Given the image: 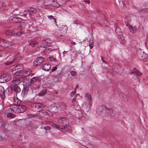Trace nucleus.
<instances>
[{"instance_id": "f03ea898", "label": "nucleus", "mask_w": 148, "mask_h": 148, "mask_svg": "<svg viewBox=\"0 0 148 148\" xmlns=\"http://www.w3.org/2000/svg\"><path fill=\"white\" fill-rule=\"evenodd\" d=\"M66 118L62 117L60 118L58 121V123L61 125V127H60L59 125L56 124H53L52 126L53 127L63 132L67 131L69 129V127L66 124Z\"/></svg>"}, {"instance_id": "c756f323", "label": "nucleus", "mask_w": 148, "mask_h": 148, "mask_svg": "<svg viewBox=\"0 0 148 148\" xmlns=\"http://www.w3.org/2000/svg\"><path fill=\"white\" fill-rule=\"evenodd\" d=\"M30 45L32 47H34L36 46L37 45L38 43L37 42L34 41H32L29 43Z\"/></svg>"}, {"instance_id": "423d86ee", "label": "nucleus", "mask_w": 148, "mask_h": 148, "mask_svg": "<svg viewBox=\"0 0 148 148\" xmlns=\"http://www.w3.org/2000/svg\"><path fill=\"white\" fill-rule=\"evenodd\" d=\"M30 106L32 108L35 110H38L39 108L41 109L42 110H43L42 109L45 108L46 105L41 103H32L31 105Z\"/></svg>"}, {"instance_id": "79ce46f5", "label": "nucleus", "mask_w": 148, "mask_h": 148, "mask_svg": "<svg viewBox=\"0 0 148 148\" xmlns=\"http://www.w3.org/2000/svg\"><path fill=\"white\" fill-rule=\"evenodd\" d=\"M44 129L45 130L48 131L49 130L50 128L49 126H46L44 127Z\"/></svg>"}, {"instance_id": "8fccbe9b", "label": "nucleus", "mask_w": 148, "mask_h": 148, "mask_svg": "<svg viewBox=\"0 0 148 148\" xmlns=\"http://www.w3.org/2000/svg\"><path fill=\"white\" fill-rule=\"evenodd\" d=\"M66 51H64L63 52V56H65V53H66Z\"/></svg>"}, {"instance_id": "72a5a7b5", "label": "nucleus", "mask_w": 148, "mask_h": 148, "mask_svg": "<svg viewBox=\"0 0 148 148\" xmlns=\"http://www.w3.org/2000/svg\"><path fill=\"white\" fill-rule=\"evenodd\" d=\"M48 18L49 19H53L54 21V22L55 23H56V19L54 18L53 16L52 15L48 16Z\"/></svg>"}, {"instance_id": "bf43d9fd", "label": "nucleus", "mask_w": 148, "mask_h": 148, "mask_svg": "<svg viewBox=\"0 0 148 148\" xmlns=\"http://www.w3.org/2000/svg\"><path fill=\"white\" fill-rule=\"evenodd\" d=\"M89 43H92V45H93V42H91L90 40V42H89Z\"/></svg>"}, {"instance_id": "a878e982", "label": "nucleus", "mask_w": 148, "mask_h": 148, "mask_svg": "<svg viewBox=\"0 0 148 148\" xmlns=\"http://www.w3.org/2000/svg\"><path fill=\"white\" fill-rule=\"evenodd\" d=\"M47 91V90L46 89H44L39 93L38 95L39 96H42L43 95L46 94Z\"/></svg>"}, {"instance_id": "603ef678", "label": "nucleus", "mask_w": 148, "mask_h": 148, "mask_svg": "<svg viewBox=\"0 0 148 148\" xmlns=\"http://www.w3.org/2000/svg\"><path fill=\"white\" fill-rule=\"evenodd\" d=\"M101 57L102 58V61L103 62H106L104 60H103V57Z\"/></svg>"}, {"instance_id": "6e6d98bb", "label": "nucleus", "mask_w": 148, "mask_h": 148, "mask_svg": "<svg viewBox=\"0 0 148 148\" xmlns=\"http://www.w3.org/2000/svg\"><path fill=\"white\" fill-rule=\"evenodd\" d=\"M72 44L73 45H75L76 43H75V42H73L72 43Z\"/></svg>"}, {"instance_id": "bb28decb", "label": "nucleus", "mask_w": 148, "mask_h": 148, "mask_svg": "<svg viewBox=\"0 0 148 148\" xmlns=\"http://www.w3.org/2000/svg\"><path fill=\"white\" fill-rule=\"evenodd\" d=\"M6 34L7 35H14L15 33L14 31L11 30H8L6 32Z\"/></svg>"}, {"instance_id": "ea45409f", "label": "nucleus", "mask_w": 148, "mask_h": 148, "mask_svg": "<svg viewBox=\"0 0 148 148\" xmlns=\"http://www.w3.org/2000/svg\"><path fill=\"white\" fill-rule=\"evenodd\" d=\"M50 60L51 61H55V60L56 59V58H54L51 56L49 58Z\"/></svg>"}, {"instance_id": "b1692460", "label": "nucleus", "mask_w": 148, "mask_h": 148, "mask_svg": "<svg viewBox=\"0 0 148 148\" xmlns=\"http://www.w3.org/2000/svg\"><path fill=\"white\" fill-rule=\"evenodd\" d=\"M78 111L76 112V117L79 119H80L82 118V112L81 111L79 110H77Z\"/></svg>"}, {"instance_id": "09e8293b", "label": "nucleus", "mask_w": 148, "mask_h": 148, "mask_svg": "<svg viewBox=\"0 0 148 148\" xmlns=\"http://www.w3.org/2000/svg\"><path fill=\"white\" fill-rule=\"evenodd\" d=\"M86 111L87 112L88 111V110H89V108H86Z\"/></svg>"}, {"instance_id": "c85d7f7f", "label": "nucleus", "mask_w": 148, "mask_h": 148, "mask_svg": "<svg viewBox=\"0 0 148 148\" xmlns=\"http://www.w3.org/2000/svg\"><path fill=\"white\" fill-rule=\"evenodd\" d=\"M52 5L53 7L55 8H58L60 6V5L57 2L55 1H53L52 3Z\"/></svg>"}, {"instance_id": "f257e3e1", "label": "nucleus", "mask_w": 148, "mask_h": 148, "mask_svg": "<svg viewBox=\"0 0 148 148\" xmlns=\"http://www.w3.org/2000/svg\"><path fill=\"white\" fill-rule=\"evenodd\" d=\"M50 110H40L37 112V116L41 117L48 118L52 116V112H56L58 111L57 104L53 103L49 107Z\"/></svg>"}, {"instance_id": "9b49d317", "label": "nucleus", "mask_w": 148, "mask_h": 148, "mask_svg": "<svg viewBox=\"0 0 148 148\" xmlns=\"http://www.w3.org/2000/svg\"><path fill=\"white\" fill-rule=\"evenodd\" d=\"M44 60V58L42 57H39L37 58L34 61L33 65L34 66H37L40 65L41 63L43 62Z\"/></svg>"}, {"instance_id": "4c0bfd02", "label": "nucleus", "mask_w": 148, "mask_h": 148, "mask_svg": "<svg viewBox=\"0 0 148 148\" xmlns=\"http://www.w3.org/2000/svg\"><path fill=\"white\" fill-rule=\"evenodd\" d=\"M12 63V61L4 63L3 64L5 65H10Z\"/></svg>"}, {"instance_id": "a18cd8bd", "label": "nucleus", "mask_w": 148, "mask_h": 148, "mask_svg": "<svg viewBox=\"0 0 148 148\" xmlns=\"http://www.w3.org/2000/svg\"><path fill=\"white\" fill-rule=\"evenodd\" d=\"M89 46H90V49H92V48L93 47V46L92 45V43H89Z\"/></svg>"}, {"instance_id": "39448f33", "label": "nucleus", "mask_w": 148, "mask_h": 148, "mask_svg": "<svg viewBox=\"0 0 148 148\" xmlns=\"http://www.w3.org/2000/svg\"><path fill=\"white\" fill-rule=\"evenodd\" d=\"M79 96V97L77 98V99H79L81 98L79 94H76L74 97L72 101V105L74 108L76 110H78L80 109V106L78 104V103L76 100V97Z\"/></svg>"}, {"instance_id": "f8f14e48", "label": "nucleus", "mask_w": 148, "mask_h": 148, "mask_svg": "<svg viewBox=\"0 0 148 148\" xmlns=\"http://www.w3.org/2000/svg\"><path fill=\"white\" fill-rule=\"evenodd\" d=\"M0 45L5 47L12 48L11 43L6 40L0 39Z\"/></svg>"}, {"instance_id": "e433bc0d", "label": "nucleus", "mask_w": 148, "mask_h": 148, "mask_svg": "<svg viewBox=\"0 0 148 148\" xmlns=\"http://www.w3.org/2000/svg\"><path fill=\"white\" fill-rule=\"evenodd\" d=\"M22 32V31L18 32L16 33V34H15V35L16 36H19L21 35Z\"/></svg>"}, {"instance_id": "4be33fe9", "label": "nucleus", "mask_w": 148, "mask_h": 148, "mask_svg": "<svg viewBox=\"0 0 148 148\" xmlns=\"http://www.w3.org/2000/svg\"><path fill=\"white\" fill-rule=\"evenodd\" d=\"M67 30V27L65 25H62L61 27V30L62 33H65L66 32Z\"/></svg>"}, {"instance_id": "f3484780", "label": "nucleus", "mask_w": 148, "mask_h": 148, "mask_svg": "<svg viewBox=\"0 0 148 148\" xmlns=\"http://www.w3.org/2000/svg\"><path fill=\"white\" fill-rule=\"evenodd\" d=\"M85 99L89 102L90 105H92V99L91 95L86 93L85 95Z\"/></svg>"}, {"instance_id": "680f3d73", "label": "nucleus", "mask_w": 148, "mask_h": 148, "mask_svg": "<svg viewBox=\"0 0 148 148\" xmlns=\"http://www.w3.org/2000/svg\"><path fill=\"white\" fill-rule=\"evenodd\" d=\"M20 27H21L20 28H21V29H22V28L23 27H22V26H21V25H20Z\"/></svg>"}, {"instance_id": "1a4fd4ad", "label": "nucleus", "mask_w": 148, "mask_h": 148, "mask_svg": "<svg viewBox=\"0 0 148 148\" xmlns=\"http://www.w3.org/2000/svg\"><path fill=\"white\" fill-rule=\"evenodd\" d=\"M51 45V44L50 42H45L40 44L38 47L39 50L41 52L44 51L46 48Z\"/></svg>"}, {"instance_id": "864d4df0", "label": "nucleus", "mask_w": 148, "mask_h": 148, "mask_svg": "<svg viewBox=\"0 0 148 148\" xmlns=\"http://www.w3.org/2000/svg\"><path fill=\"white\" fill-rule=\"evenodd\" d=\"M3 137H1V136H0V140H3Z\"/></svg>"}, {"instance_id": "7c9ffc66", "label": "nucleus", "mask_w": 148, "mask_h": 148, "mask_svg": "<svg viewBox=\"0 0 148 148\" xmlns=\"http://www.w3.org/2000/svg\"><path fill=\"white\" fill-rule=\"evenodd\" d=\"M38 79V77H33L30 80V82L32 84H34L36 82Z\"/></svg>"}, {"instance_id": "13d9d810", "label": "nucleus", "mask_w": 148, "mask_h": 148, "mask_svg": "<svg viewBox=\"0 0 148 148\" xmlns=\"http://www.w3.org/2000/svg\"><path fill=\"white\" fill-rule=\"evenodd\" d=\"M63 3L64 4H65L66 3V2L65 1L63 0Z\"/></svg>"}, {"instance_id": "9d476101", "label": "nucleus", "mask_w": 148, "mask_h": 148, "mask_svg": "<svg viewBox=\"0 0 148 148\" xmlns=\"http://www.w3.org/2000/svg\"><path fill=\"white\" fill-rule=\"evenodd\" d=\"M36 11V9L34 8L28 7L26 8L24 11L23 15L26 16L27 14H28L29 15H32Z\"/></svg>"}, {"instance_id": "052dcab7", "label": "nucleus", "mask_w": 148, "mask_h": 148, "mask_svg": "<svg viewBox=\"0 0 148 148\" xmlns=\"http://www.w3.org/2000/svg\"><path fill=\"white\" fill-rule=\"evenodd\" d=\"M79 96H78L77 97H76V99H77V98H79Z\"/></svg>"}, {"instance_id": "3c124183", "label": "nucleus", "mask_w": 148, "mask_h": 148, "mask_svg": "<svg viewBox=\"0 0 148 148\" xmlns=\"http://www.w3.org/2000/svg\"><path fill=\"white\" fill-rule=\"evenodd\" d=\"M21 54L19 53H18L17 54V57H21Z\"/></svg>"}, {"instance_id": "5701e85b", "label": "nucleus", "mask_w": 148, "mask_h": 148, "mask_svg": "<svg viewBox=\"0 0 148 148\" xmlns=\"http://www.w3.org/2000/svg\"><path fill=\"white\" fill-rule=\"evenodd\" d=\"M132 74H135L138 76H140L142 75V73L134 68V71L132 72Z\"/></svg>"}, {"instance_id": "0eeeda50", "label": "nucleus", "mask_w": 148, "mask_h": 148, "mask_svg": "<svg viewBox=\"0 0 148 148\" xmlns=\"http://www.w3.org/2000/svg\"><path fill=\"white\" fill-rule=\"evenodd\" d=\"M23 80V78L20 75L15 76V73L14 75V78L12 81V85H18L19 83L22 82Z\"/></svg>"}, {"instance_id": "58836bf2", "label": "nucleus", "mask_w": 148, "mask_h": 148, "mask_svg": "<svg viewBox=\"0 0 148 148\" xmlns=\"http://www.w3.org/2000/svg\"><path fill=\"white\" fill-rule=\"evenodd\" d=\"M76 93V90H74V91L72 92L71 94V96L73 97Z\"/></svg>"}, {"instance_id": "4468645a", "label": "nucleus", "mask_w": 148, "mask_h": 148, "mask_svg": "<svg viewBox=\"0 0 148 148\" xmlns=\"http://www.w3.org/2000/svg\"><path fill=\"white\" fill-rule=\"evenodd\" d=\"M126 25L128 27L130 32L132 33H135L137 30V28L136 26L133 27L127 23H125Z\"/></svg>"}, {"instance_id": "412c9836", "label": "nucleus", "mask_w": 148, "mask_h": 148, "mask_svg": "<svg viewBox=\"0 0 148 148\" xmlns=\"http://www.w3.org/2000/svg\"><path fill=\"white\" fill-rule=\"evenodd\" d=\"M10 19L14 23H17L21 21V19L16 16H14L13 18L11 17Z\"/></svg>"}, {"instance_id": "6ab92c4d", "label": "nucleus", "mask_w": 148, "mask_h": 148, "mask_svg": "<svg viewBox=\"0 0 148 148\" xmlns=\"http://www.w3.org/2000/svg\"><path fill=\"white\" fill-rule=\"evenodd\" d=\"M51 66L50 64H45L43 66V69L46 71H48L51 68Z\"/></svg>"}, {"instance_id": "473e14b6", "label": "nucleus", "mask_w": 148, "mask_h": 148, "mask_svg": "<svg viewBox=\"0 0 148 148\" xmlns=\"http://www.w3.org/2000/svg\"><path fill=\"white\" fill-rule=\"evenodd\" d=\"M101 109L103 110V111H106L107 110H108V108H107L105 106H102L101 108H100L97 111V113L98 112H99L98 110H100Z\"/></svg>"}, {"instance_id": "c03bdc74", "label": "nucleus", "mask_w": 148, "mask_h": 148, "mask_svg": "<svg viewBox=\"0 0 148 148\" xmlns=\"http://www.w3.org/2000/svg\"><path fill=\"white\" fill-rule=\"evenodd\" d=\"M83 1L88 4H89L90 3V1L89 0H83Z\"/></svg>"}, {"instance_id": "2eb2a0df", "label": "nucleus", "mask_w": 148, "mask_h": 148, "mask_svg": "<svg viewBox=\"0 0 148 148\" xmlns=\"http://www.w3.org/2000/svg\"><path fill=\"white\" fill-rule=\"evenodd\" d=\"M57 104L58 110L62 111L65 110L66 108V105L64 103L60 102Z\"/></svg>"}, {"instance_id": "a211bd4d", "label": "nucleus", "mask_w": 148, "mask_h": 148, "mask_svg": "<svg viewBox=\"0 0 148 148\" xmlns=\"http://www.w3.org/2000/svg\"><path fill=\"white\" fill-rule=\"evenodd\" d=\"M19 113H21L24 112L26 110L25 106L22 104L19 105Z\"/></svg>"}, {"instance_id": "20e7f679", "label": "nucleus", "mask_w": 148, "mask_h": 148, "mask_svg": "<svg viewBox=\"0 0 148 148\" xmlns=\"http://www.w3.org/2000/svg\"><path fill=\"white\" fill-rule=\"evenodd\" d=\"M11 79V76L9 73H4L0 76V83H3L9 81Z\"/></svg>"}, {"instance_id": "f704fd0d", "label": "nucleus", "mask_w": 148, "mask_h": 148, "mask_svg": "<svg viewBox=\"0 0 148 148\" xmlns=\"http://www.w3.org/2000/svg\"><path fill=\"white\" fill-rule=\"evenodd\" d=\"M115 31L117 34H121V30L120 28L118 27H116L115 29Z\"/></svg>"}, {"instance_id": "5fc2aeb1", "label": "nucleus", "mask_w": 148, "mask_h": 148, "mask_svg": "<svg viewBox=\"0 0 148 148\" xmlns=\"http://www.w3.org/2000/svg\"><path fill=\"white\" fill-rule=\"evenodd\" d=\"M9 110V109H8L7 110H6L5 111V112H8V111Z\"/></svg>"}, {"instance_id": "ddd939ff", "label": "nucleus", "mask_w": 148, "mask_h": 148, "mask_svg": "<svg viewBox=\"0 0 148 148\" xmlns=\"http://www.w3.org/2000/svg\"><path fill=\"white\" fill-rule=\"evenodd\" d=\"M10 109L15 113H19V105L16 104H11L10 106Z\"/></svg>"}, {"instance_id": "c9c22d12", "label": "nucleus", "mask_w": 148, "mask_h": 148, "mask_svg": "<svg viewBox=\"0 0 148 148\" xmlns=\"http://www.w3.org/2000/svg\"><path fill=\"white\" fill-rule=\"evenodd\" d=\"M71 75L74 77H76L77 75V73L75 71H71Z\"/></svg>"}, {"instance_id": "69168bd1", "label": "nucleus", "mask_w": 148, "mask_h": 148, "mask_svg": "<svg viewBox=\"0 0 148 148\" xmlns=\"http://www.w3.org/2000/svg\"><path fill=\"white\" fill-rule=\"evenodd\" d=\"M32 75H33V74H32L31 76H32Z\"/></svg>"}, {"instance_id": "dca6fc26", "label": "nucleus", "mask_w": 148, "mask_h": 148, "mask_svg": "<svg viewBox=\"0 0 148 148\" xmlns=\"http://www.w3.org/2000/svg\"><path fill=\"white\" fill-rule=\"evenodd\" d=\"M0 96L2 100L4 99L5 98V89L1 86H0Z\"/></svg>"}, {"instance_id": "49530a36", "label": "nucleus", "mask_w": 148, "mask_h": 148, "mask_svg": "<svg viewBox=\"0 0 148 148\" xmlns=\"http://www.w3.org/2000/svg\"><path fill=\"white\" fill-rule=\"evenodd\" d=\"M78 86H79V85L78 84H77L75 87V88L74 89V90H76L77 88L78 87Z\"/></svg>"}, {"instance_id": "e2e57ef3", "label": "nucleus", "mask_w": 148, "mask_h": 148, "mask_svg": "<svg viewBox=\"0 0 148 148\" xmlns=\"http://www.w3.org/2000/svg\"><path fill=\"white\" fill-rule=\"evenodd\" d=\"M69 7L70 8H71V6H69Z\"/></svg>"}, {"instance_id": "0e129e2a", "label": "nucleus", "mask_w": 148, "mask_h": 148, "mask_svg": "<svg viewBox=\"0 0 148 148\" xmlns=\"http://www.w3.org/2000/svg\"><path fill=\"white\" fill-rule=\"evenodd\" d=\"M66 1H69V0H66Z\"/></svg>"}, {"instance_id": "2f4dec72", "label": "nucleus", "mask_w": 148, "mask_h": 148, "mask_svg": "<svg viewBox=\"0 0 148 148\" xmlns=\"http://www.w3.org/2000/svg\"><path fill=\"white\" fill-rule=\"evenodd\" d=\"M61 80L60 77H55L53 79V81L55 82H60Z\"/></svg>"}, {"instance_id": "6e6552de", "label": "nucleus", "mask_w": 148, "mask_h": 148, "mask_svg": "<svg viewBox=\"0 0 148 148\" xmlns=\"http://www.w3.org/2000/svg\"><path fill=\"white\" fill-rule=\"evenodd\" d=\"M137 56L140 59L146 61L147 58V55L144 52H143L140 49L138 50L137 51Z\"/></svg>"}, {"instance_id": "37998d69", "label": "nucleus", "mask_w": 148, "mask_h": 148, "mask_svg": "<svg viewBox=\"0 0 148 148\" xmlns=\"http://www.w3.org/2000/svg\"><path fill=\"white\" fill-rule=\"evenodd\" d=\"M74 24H78L80 23L79 21L77 20H76L74 22Z\"/></svg>"}, {"instance_id": "cd10ccee", "label": "nucleus", "mask_w": 148, "mask_h": 148, "mask_svg": "<svg viewBox=\"0 0 148 148\" xmlns=\"http://www.w3.org/2000/svg\"><path fill=\"white\" fill-rule=\"evenodd\" d=\"M14 102L15 103H17L18 105H20L21 103V101L17 97H14Z\"/></svg>"}, {"instance_id": "4d7b16f0", "label": "nucleus", "mask_w": 148, "mask_h": 148, "mask_svg": "<svg viewBox=\"0 0 148 148\" xmlns=\"http://www.w3.org/2000/svg\"><path fill=\"white\" fill-rule=\"evenodd\" d=\"M19 66L18 65H17L16 67V68H17V69H18V66Z\"/></svg>"}, {"instance_id": "aec40b11", "label": "nucleus", "mask_w": 148, "mask_h": 148, "mask_svg": "<svg viewBox=\"0 0 148 148\" xmlns=\"http://www.w3.org/2000/svg\"><path fill=\"white\" fill-rule=\"evenodd\" d=\"M13 90H14L17 93L20 92L21 90L18 85H13Z\"/></svg>"}, {"instance_id": "de8ad7c7", "label": "nucleus", "mask_w": 148, "mask_h": 148, "mask_svg": "<svg viewBox=\"0 0 148 148\" xmlns=\"http://www.w3.org/2000/svg\"><path fill=\"white\" fill-rule=\"evenodd\" d=\"M20 148H29L27 147H25L24 146H22L20 147Z\"/></svg>"}, {"instance_id": "7ed1b4c3", "label": "nucleus", "mask_w": 148, "mask_h": 148, "mask_svg": "<svg viewBox=\"0 0 148 148\" xmlns=\"http://www.w3.org/2000/svg\"><path fill=\"white\" fill-rule=\"evenodd\" d=\"M32 71L28 69H26L24 70H19L15 73V76L19 75L23 77V76L27 77L31 73Z\"/></svg>"}, {"instance_id": "a19ab883", "label": "nucleus", "mask_w": 148, "mask_h": 148, "mask_svg": "<svg viewBox=\"0 0 148 148\" xmlns=\"http://www.w3.org/2000/svg\"><path fill=\"white\" fill-rule=\"evenodd\" d=\"M57 69V67L56 66H53L52 68V71L51 72H53L54 71H55Z\"/></svg>"}, {"instance_id": "393cba45", "label": "nucleus", "mask_w": 148, "mask_h": 148, "mask_svg": "<svg viewBox=\"0 0 148 148\" xmlns=\"http://www.w3.org/2000/svg\"><path fill=\"white\" fill-rule=\"evenodd\" d=\"M7 116L8 118L12 119L15 118L16 117V115L14 114L9 112L7 114Z\"/></svg>"}]
</instances>
